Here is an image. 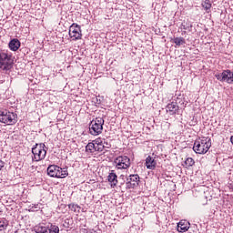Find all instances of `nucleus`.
Segmentation results:
<instances>
[{"mask_svg": "<svg viewBox=\"0 0 233 233\" xmlns=\"http://www.w3.org/2000/svg\"><path fill=\"white\" fill-rule=\"evenodd\" d=\"M105 125V120L103 117H96L92 120L89 124V134L91 136H99L103 132V126Z\"/></svg>", "mask_w": 233, "mask_h": 233, "instance_id": "f257e3e1", "label": "nucleus"}, {"mask_svg": "<svg viewBox=\"0 0 233 233\" xmlns=\"http://www.w3.org/2000/svg\"><path fill=\"white\" fill-rule=\"evenodd\" d=\"M211 147L210 140L203 138L196 140L194 143L193 150L196 154H207Z\"/></svg>", "mask_w": 233, "mask_h": 233, "instance_id": "f03ea898", "label": "nucleus"}, {"mask_svg": "<svg viewBox=\"0 0 233 233\" xmlns=\"http://www.w3.org/2000/svg\"><path fill=\"white\" fill-rule=\"evenodd\" d=\"M46 146L43 143L35 144L32 148L33 161H43L46 157Z\"/></svg>", "mask_w": 233, "mask_h": 233, "instance_id": "7ed1b4c3", "label": "nucleus"}, {"mask_svg": "<svg viewBox=\"0 0 233 233\" xmlns=\"http://www.w3.org/2000/svg\"><path fill=\"white\" fill-rule=\"evenodd\" d=\"M14 67V59L12 56L6 53H0V68L4 72H10Z\"/></svg>", "mask_w": 233, "mask_h": 233, "instance_id": "20e7f679", "label": "nucleus"}, {"mask_svg": "<svg viewBox=\"0 0 233 233\" xmlns=\"http://www.w3.org/2000/svg\"><path fill=\"white\" fill-rule=\"evenodd\" d=\"M0 123H4V125H15L17 123V115L8 110H0Z\"/></svg>", "mask_w": 233, "mask_h": 233, "instance_id": "39448f33", "label": "nucleus"}, {"mask_svg": "<svg viewBox=\"0 0 233 233\" xmlns=\"http://www.w3.org/2000/svg\"><path fill=\"white\" fill-rule=\"evenodd\" d=\"M47 175L50 176V177H59L63 179V177L68 176V171L56 165H51L47 167Z\"/></svg>", "mask_w": 233, "mask_h": 233, "instance_id": "423d86ee", "label": "nucleus"}, {"mask_svg": "<svg viewBox=\"0 0 233 233\" xmlns=\"http://www.w3.org/2000/svg\"><path fill=\"white\" fill-rule=\"evenodd\" d=\"M69 37L73 39V41H77L83 37V34L81 33V26L77 24H73L69 27Z\"/></svg>", "mask_w": 233, "mask_h": 233, "instance_id": "0eeeda50", "label": "nucleus"}, {"mask_svg": "<svg viewBox=\"0 0 233 233\" xmlns=\"http://www.w3.org/2000/svg\"><path fill=\"white\" fill-rule=\"evenodd\" d=\"M115 164L118 169H127L130 167V158L127 156H120L115 159Z\"/></svg>", "mask_w": 233, "mask_h": 233, "instance_id": "6e6552de", "label": "nucleus"}, {"mask_svg": "<svg viewBox=\"0 0 233 233\" xmlns=\"http://www.w3.org/2000/svg\"><path fill=\"white\" fill-rule=\"evenodd\" d=\"M215 77L218 81H225L226 83H232L233 84V72L230 70H226L220 74L215 75Z\"/></svg>", "mask_w": 233, "mask_h": 233, "instance_id": "1a4fd4ad", "label": "nucleus"}, {"mask_svg": "<svg viewBox=\"0 0 233 233\" xmlns=\"http://www.w3.org/2000/svg\"><path fill=\"white\" fill-rule=\"evenodd\" d=\"M139 185V175H130L127 178L126 188H136Z\"/></svg>", "mask_w": 233, "mask_h": 233, "instance_id": "9d476101", "label": "nucleus"}, {"mask_svg": "<svg viewBox=\"0 0 233 233\" xmlns=\"http://www.w3.org/2000/svg\"><path fill=\"white\" fill-rule=\"evenodd\" d=\"M188 228H190V222H188L187 220H180L177 223V232H180V233L187 232Z\"/></svg>", "mask_w": 233, "mask_h": 233, "instance_id": "9b49d317", "label": "nucleus"}, {"mask_svg": "<svg viewBox=\"0 0 233 233\" xmlns=\"http://www.w3.org/2000/svg\"><path fill=\"white\" fill-rule=\"evenodd\" d=\"M166 110L170 116H174L179 111V106H177V102H171L170 104H167Z\"/></svg>", "mask_w": 233, "mask_h": 233, "instance_id": "f8f14e48", "label": "nucleus"}, {"mask_svg": "<svg viewBox=\"0 0 233 233\" xmlns=\"http://www.w3.org/2000/svg\"><path fill=\"white\" fill-rule=\"evenodd\" d=\"M156 165H157V161L154 157L148 156L146 158V167L149 170H154V168H156Z\"/></svg>", "mask_w": 233, "mask_h": 233, "instance_id": "ddd939ff", "label": "nucleus"}, {"mask_svg": "<svg viewBox=\"0 0 233 233\" xmlns=\"http://www.w3.org/2000/svg\"><path fill=\"white\" fill-rule=\"evenodd\" d=\"M35 232L36 233H48V226L46 224H38L34 228Z\"/></svg>", "mask_w": 233, "mask_h": 233, "instance_id": "4468645a", "label": "nucleus"}, {"mask_svg": "<svg viewBox=\"0 0 233 233\" xmlns=\"http://www.w3.org/2000/svg\"><path fill=\"white\" fill-rule=\"evenodd\" d=\"M19 46H21V42H19L17 39H13L9 42V48L13 52L19 50Z\"/></svg>", "mask_w": 233, "mask_h": 233, "instance_id": "2eb2a0df", "label": "nucleus"}, {"mask_svg": "<svg viewBox=\"0 0 233 233\" xmlns=\"http://www.w3.org/2000/svg\"><path fill=\"white\" fill-rule=\"evenodd\" d=\"M107 179L110 182V185L112 187H116V185H117V175H116V173H114V171L109 173Z\"/></svg>", "mask_w": 233, "mask_h": 233, "instance_id": "dca6fc26", "label": "nucleus"}, {"mask_svg": "<svg viewBox=\"0 0 233 233\" xmlns=\"http://www.w3.org/2000/svg\"><path fill=\"white\" fill-rule=\"evenodd\" d=\"M173 43H175V45H177V46H181L185 45L187 42H186L185 38H183V37H176L173 39Z\"/></svg>", "mask_w": 233, "mask_h": 233, "instance_id": "f3484780", "label": "nucleus"}, {"mask_svg": "<svg viewBox=\"0 0 233 233\" xmlns=\"http://www.w3.org/2000/svg\"><path fill=\"white\" fill-rule=\"evenodd\" d=\"M96 151V144L90 142L86 146V152H89V154H93Z\"/></svg>", "mask_w": 233, "mask_h": 233, "instance_id": "a211bd4d", "label": "nucleus"}, {"mask_svg": "<svg viewBox=\"0 0 233 233\" xmlns=\"http://www.w3.org/2000/svg\"><path fill=\"white\" fill-rule=\"evenodd\" d=\"M47 233H59V227L50 224L47 228Z\"/></svg>", "mask_w": 233, "mask_h": 233, "instance_id": "6ab92c4d", "label": "nucleus"}, {"mask_svg": "<svg viewBox=\"0 0 233 233\" xmlns=\"http://www.w3.org/2000/svg\"><path fill=\"white\" fill-rule=\"evenodd\" d=\"M202 6L205 10H210L212 8V4L210 3V0H204L202 2Z\"/></svg>", "mask_w": 233, "mask_h": 233, "instance_id": "aec40b11", "label": "nucleus"}, {"mask_svg": "<svg viewBox=\"0 0 233 233\" xmlns=\"http://www.w3.org/2000/svg\"><path fill=\"white\" fill-rule=\"evenodd\" d=\"M194 163H196L194 161V159L192 157H187L185 161V165L187 167V168H190V167H193Z\"/></svg>", "mask_w": 233, "mask_h": 233, "instance_id": "412c9836", "label": "nucleus"}, {"mask_svg": "<svg viewBox=\"0 0 233 233\" xmlns=\"http://www.w3.org/2000/svg\"><path fill=\"white\" fill-rule=\"evenodd\" d=\"M7 227H8V220L4 219L0 221V230H6Z\"/></svg>", "mask_w": 233, "mask_h": 233, "instance_id": "4be33fe9", "label": "nucleus"}, {"mask_svg": "<svg viewBox=\"0 0 233 233\" xmlns=\"http://www.w3.org/2000/svg\"><path fill=\"white\" fill-rule=\"evenodd\" d=\"M103 150H105V144L95 145L96 152H103Z\"/></svg>", "mask_w": 233, "mask_h": 233, "instance_id": "5701e85b", "label": "nucleus"}, {"mask_svg": "<svg viewBox=\"0 0 233 233\" xmlns=\"http://www.w3.org/2000/svg\"><path fill=\"white\" fill-rule=\"evenodd\" d=\"M103 142H104L103 140H101L100 138H97L95 140L94 145H103Z\"/></svg>", "mask_w": 233, "mask_h": 233, "instance_id": "b1692460", "label": "nucleus"}, {"mask_svg": "<svg viewBox=\"0 0 233 233\" xmlns=\"http://www.w3.org/2000/svg\"><path fill=\"white\" fill-rule=\"evenodd\" d=\"M104 148H110L111 145L108 142L103 141Z\"/></svg>", "mask_w": 233, "mask_h": 233, "instance_id": "393cba45", "label": "nucleus"}, {"mask_svg": "<svg viewBox=\"0 0 233 233\" xmlns=\"http://www.w3.org/2000/svg\"><path fill=\"white\" fill-rule=\"evenodd\" d=\"M5 167V162L3 160H0V170Z\"/></svg>", "mask_w": 233, "mask_h": 233, "instance_id": "a878e982", "label": "nucleus"}]
</instances>
